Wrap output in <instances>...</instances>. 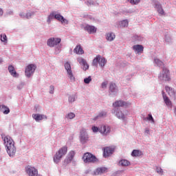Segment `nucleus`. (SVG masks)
Masks as SVG:
<instances>
[{
  "label": "nucleus",
  "instance_id": "nucleus-1",
  "mask_svg": "<svg viewBox=\"0 0 176 176\" xmlns=\"http://www.w3.org/2000/svg\"><path fill=\"white\" fill-rule=\"evenodd\" d=\"M1 138L6 145V152L10 157H14L17 149L14 145V141L10 138V136L2 135Z\"/></svg>",
  "mask_w": 176,
  "mask_h": 176
},
{
  "label": "nucleus",
  "instance_id": "nucleus-2",
  "mask_svg": "<svg viewBox=\"0 0 176 176\" xmlns=\"http://www.w3.org/2000/svg\"><path fill=\"white\" fill-rule=\"evenodd\" d=\"M67 152H68V148L67 146L62 147L54 155V156L53 157L54 162L56 163V164H58V162H60L61 158L63 156H65V155H67Z\"/></svg>",
  "mask_w": 176,
  "mask_h": 176
},
{
  "label": "nucleus",
  "instance_id": "nucleus-3",
  "mask_svg": "<svg viewBox=\"0 0 176 176\" xmlns=\"http://www.w3.org/2000/svg\"><path fill=\"white\" fill-rule=\"evenodd\" d=\"M91 130L94 133H101L102 135H108L111 133V127L108 125H102L100 128L92 126Z\"/></svg>",
  "mask_w": 176,
  "mask_h": 176
},
{
  "label": "nucleus",
  "instance_id": "nucleus-4",
  "mask_svg": "<svg viewBox=\"0 0 176 176\" xmlns=\"http://www.w3.org/2000/svg\"><path fill=\"white\" fill-rule=\"evenodd\" d=\"M111 113L115 115L118 119L126 120V116L129 115V111L124 110V111H122L119 108H114L111 110Z\"/></svg>",
  "mask_w": 176,
  "mask_h": 176
},
{
  "label": "nucleus",
  "instance_id": "nucleus-5",
  "mask_svg": "<svg viewBox=\"0 0 176 176\" xmlns=\"http://www.w3.org/2000/svg\"><path fill=\"white\" fill-rule=\"evenodd\" d=\"M158 78L161 82H168L171 79L170 72L166 67H163L162 72L159 74Z\"/></svg>",
  "mask_w": 176,
  "mask_h": 176
},
{
  "label": "nucleus",
  "instance_id": "nucleus-6",
  "mask_svg": "<svg viewBox=\"0 0 176 176\" xmlns=\"http://www.w3.org/2000/svg\"><path fill=\"white\" fill-rule=\"evenodd\" d=\"M64 67L67 71V78L69 79L70 82H75L76 78H75L74 73H72V69H71V64L69 62H66L64 65Z\"/></svg>",
  "mask_w": 176,
  "mask_h": 176
},
{
  "label": "nucleus",
  "instance_id": "nucleus-7",
  "mask_svg": "<svg viewBox=\"0 0 176 176\" xmlns=\"http://www.w3.org/2000/svg\"><path fill=\"white\" fill-rule=\"evenodd\" d=\"M82 159L84 163H96L98 162L97 157L90 153H85Z\"/></svg>",
  "mask_w": 176,
  "mask_h": 176
},
{
  "label": "nucleus",
  "instance_id": "nucleus-8",
  "mask_svg": "<svg viewBox=\"0 0 176 176\" xmlns=\"http://www.w3.org/2000/svg\"><path fill=\"white\" fill-rule=\"evenodd\" d=\"M35 69H36V65L34 64H30L28 65L25 70V74L27 78H31V76L34 75Z\"/></svg>",
  "mask_w": 176,
  "mask_h": 176
},
{
  "label": "nucleus",
  "instance_id": "nucleus-9",
  "mask_svg": "<svg viewBox=\"0 0 176 176\" xmlns=\"http://www.w3.org/2000/svg\"><path fill=\"white\" fill-rule=\"evenodd\" d=\"M153 6L154 9L157 10V13L161 16H164V14H166V13L164 12V10H163V7L162 6L160 2L157 1H153Z\"/></svg>",
  "mask_w": 176,
  "mask_h": 176
},
{
  "label": "nucleus",
  "instance_id": "nucleus-10",
  "mask_svg": "<svg viewBox=\"0 0 176 176\" xmlns=\"http://www.w3.org/2000/svg\"><path fill=\"white\" fill-rule=\"evenodd\" d=\"M61 42V38H54L51 37L47 39V45L49 47H54V46H57Z\"/></svg>",
  "mask_w": 176,
  "mask_h": 176
},
{
  "label": "nucleus",
  "instance_id": "nucleus-11",
  "mask_svg": "<svg viewBox=\"0 0 176 176\" xmlns=\"http://www.w3.org/2000/svg\"><path fill=\"white\" fill-rule=\"evenodd\" d=\"M87 141H89V134H87L86 129H82L80 131V142L81 144H86Z\"/></svg>",
  "mask_w": 176,
  "mask_h": 176
},
{
  "label": "nucleus",
  "instance_id": "nucleus-12",
  "mask_svg": "<svg viewBox=\"0 0 176 176\" xmlns=\"http://www.w3.org/2000/svg\"><path fill=\"white\" fill-rule=\"evenodd\" d=\"M77 61L80 64V65H81V68L82 69H83V71H87V69H89V64L85 58L82 57H78L77 58Z\"/></svg>",
  "mask_w": 176,
  "mask_h": 176
},
{
  "label": "nucleus",
  "instance_id": "nucleus-13",
  "mask_svg": "<svg viewBox=\"0 0 176 176\" xmlns=\"http://www.w3.org/2000/svg\"><path fill=\"white\" fill-rule=\"evenodd\" d=\"M118 86L113 82H111L109 87V93L110 96H116L118 94Z\"/></svg>",
  "mask_w": 176,
  "mask_h": 176
},
{
  "label": "nucleus",
  "instance_id": "nucleus-14",
  "mask_svg": "<svg viewBox=\"0 0 176 176\" xmlns=\"http://www.w3.org/2000/svg\"><path fill=\"white\" fill-rule=\"evenodd\" d=\"M55 19L58 21H60L61 24H68V20H67L63 15H60V13L55 11Z\"/></svg>",
  "mask_w": 176,
  "mask_h": 176
},
{
  "label": "nucleus",
  "instance_id": "nucleus-15",
  "mask_svg": "<svg viewBox=\"0 0 176 176\" xmlns=\"http://www.w3.org/2000/svg\"><path fill=\"white\" fill-rule=\"evenodd\" d=\"M84 30L88 32V34H96V32H97V28L94 25H84Z\"/></svg>",
  "mask_w": 176,
  "mask_h": 176
},
{
  "label": "nucleus",
  "instance_id": "nucleus-16",
  "mask_svg": "<svg viewBox=\"0 0 176 176\" xmlns=\"http://www.w3.org/2000/svg\"><path fill=\"white\" fill-rule=\"evenodd\" d=\"M129 105L130 103L123 100H117L114 103H113V107L114 108H119L120 107H129Z\"/></svg>",
  "mask_w": 176,
  "mask_h": 176
},
{
  "label": "nucleus",
  "instance_id": "nucleus-17",
  "mask_svg": "<svg viewBox=\"0 0 176 176\" xmlns=\"http://www.w3.org/2000/svg\"><path fill=\"white\" fill-rule=\"evenodd\" d=\"M113 152H115V148L105 147L104 148L103 156L104 157H109V156H111Z\"/></svg>",
  "mask_w": 176,
  "mask_h": 176
},
{
  "label": "nucleus",
  "instance_id": "nucleus-18",
  "mask_svg": "<svg viewBox=\"0 0 176 176\" xmlns=\"http://www.w3.org/2000/svg\"><path fill=\"white\" fill-rule=\"evenodd\" d=\"M108 172V168L107 167H99L94 170V175H102L105 173Z\"/></svg>",
  "mask_w": 176,
  "mask_h": 176
},
{
  "label": "nucleus",
  "instance_id": "nucleus-19",
  "mask_svg": "<svg viewBox=\"0 0 176 176\" xmlns=\"http://www.w3.org/2000/svg\"><path fill=\"white\" fill-rule=\"evenodd\" d=\"M132 48L136 54H141V53L144 52V46L142 45H135L132 47Z\"/></svg>",
  "mask_w": 176,
  "mask_h": 176
},
{
  "label": "nucleus",
  "instance_id": "nucleus-20",
  "mask_svg": "<svg viewBox=\"0 0 176 176\" xmlns=\"http://www.w3.org/2000/svg\"><path fill=\"white\" fill-rule=\"evenodd\" d=\"M32 118L33 119H34V120H36V122H39L41 120H43V119H45L46 120V119H47V116L46 115H43V114H32Z\"/></svg>",
  "mask_w": 176,
  "mask_h": 176
},
{
  "label": "nucleus",
  "instance_id": "nucleus-21",
  "mask_svg": "<svg viewBox=\"0 0 176 176\" xmlns=\"http://www.w3.org/2000/svg\"><path fill=\"white\" fill-rule=\"evenodd\" d=\"M75 156L74 151H70L67 155V157L65 160V163L66 164H69L71 162H72V160L74 159V157Z\"/></svg>",
  "mask_w": 176,
  "mask_h": 176
},
{
  "label": "nucleus",
  "instance_id": "nucleus-22",
  "mask_svg": "<svg viewBox=\"0 0 176 176\" xmlns=\"http://www.w3.org/2000/svg\"><path fill=\"white\" fill-rule=\"evenodd\" d=\"M129 21L127 19L123 20L122 21H118L116 23V26L118 28H124V27H128Z\"/></svg>",
  "mask_w": 176,
  "mask_h": 176
},
{
  "label": "nucleus",
  "instance_id": "nucleus-23",
  "mask_svg": "<svg viewBox=\"0 0 176 176\" xmlns=\"http://www.w3.org/2000/svg\"><path fill=\"white\" fill-rule=\"evenodd\" d=\"M8 72L12 76L13 78H17L19 76V74H17L14 69V67H13V65L8 66Z\"/></svg>",
  "mask_w": 176,
  "mask_h": 176
},
{
  "label": "nucleus",
  "instance_id": "nucleus-24",
  "mask_svg": "<svg viewBox=\"0 0 176 176\" xmlns=\"http://www.w3.org/2000/svg\"><path fill=\"white\" fill-rule=\"evenodd\" d=\"M0 111L3 112L4 115H8V113H10V109L5 104H0Z\"/></svg>",
  "mask_w": 176,
  "mask_h": 176
},
{
  "label": "nucleus",
  "instance_id": "nucleus-25",
  "mask_svg": "<svg viewBox=\"0 0 176 176\" xmlns=\"http://www.w3.org/2000/svg\"><path fill=\"white\" fill-rule=\"evenodd\" d=\"M162 97L164 98V101L166 106H168L169 108H171L173 107V104L171 103V100H170V98L164 94V93L162 94Z\"/></svg>",
  "mask_w": 176,
  "mask_h": 176
},
{
  "label": "nucleus",
  "instance_id": "nucleus-26",
  "mask_svg": "<svg viewBox=\"0 0 176 176\" xmlns=\"http://www.w3.org/2000/svg\"><path fill=\"white\" fill-rule=\"evenodd\" d=\"M76 100H78V95L76 94L69 95L68 101L69 104H72L73 102H75Z\"/></svg>",
  "mask_w": 176,
  "mask_h": 176
},
{
  "label": "nucleus",
  "instance_id": "nucleus-27",
  "mask_svg": "<svg viewBox=\"0 0 176 176\" xmlns=\"http://www.w3.org/2000/svg\"><path fill=\"white\" fill-rule=\"evenodd\" d=\"M116 38L115 33L113 32H109L106 34V39L109 41V42H112Z\"/></svg>",
  "mask_w": 176,
  "mask_h": 176
},
{
  "label": "nucleus",
  "instance_id": "nucleus-28",
  "mask_svg": "<svg viewBox=\"0 0 176 176\" xmlns=\"http://www.w3.org/2000/svg\"><path fill=\"white\" fill-rule=\"evenodd\" d=\"M118 164L122 167H128V166H130L131 163L127 160H120L118 162Z\"/></svg>",
  "mask_w": 176,
  "mask_h": 176
},
{
  "label": "nucleus",
  "instance_id": "nucleus-29",
  "mask_svg": "<svg viewBox=\"0 0 176 176\" xmlns=\"http://www.w3.org/2000/svg\"><path fill=\"white\" fill-rule=\"evenodd\" d=\"M165 90H166V91L168 92L170 97H175V91H174V89L166 86L165 87Z\"/></svg>",
  "mask_w": 176,
  "mask_h": 176
},
{
  "label": "nucleus",
  "instance_id": "nucleus-30",
  "mask_svg": "<svg viewBox=\"0 0 176 176\" xmlns=\"http://www.w3.org/2000/svg\"><path fill=\"white\" fill-rule=\"evenodd\" d=\"M74 53H76V54H83L85 51H83L80 45H77L74 50Z\"/></svg>",
  "mask_w": 176,
  "mask_h": 176
},
{
  "label": "nucleus",
  "instance_id": "nucleus-31",
  "mask_svg": "<svg viewBox=\"0 0 176 176\" xmlns=\"http://www.w3.org/2000/svg\"><path fill=\"white\" fill-rule=\"evenodd\" d=\"M142 151L140 150H133L131 153V156L133 157H140V156H142Z\"/></svg>",
  "mask_w": 176,
  "mask_h": 176
},
{
  "label": "nucleus",
  "instance_id": "nucleus-32",
  "mask_svg": "<svg viewBox=\"0 0 176 176\" xmlns=\"http://www.w3.org/2000/svg\"><path fill=\"white\" fill-rule=\"evenodd\" d=\"M153 63L155 67H163V65H164L163 61L160 60V59L157 58H154Z\"/></svg>",
  "mask_w": 176,
  "mask_h": 176
},
{
  "label": "nucleus",
  "instance_id": "nucleus-33",
  "mask_svg": "<svg viewBox=\"0 0 176 176\" xmlns=\"http://www.w3.org/2000/svg\"><path fill=\"white\" fill-rule=\"evenodd\" d=\"M55 14H56V11H54L50 14V15L47 16V24H50L52 23V20H53V19H55Z\"/></svg>",
  "mask_w": 176,
  "mask_h": 176
},
{
  "label": "nucleus",
  "instance_id": "nucleus-34",
  "mask_svg": "<svg viewBox=\"0 0 176 176\" xmlns=\"http://www.w3.org/2000/svg\"><path fill=\"white\" fill-rule=\"evenodd\" d=\"M98 64L100 67H101L102 68H104V67H105V64H107V59H105V58L104 57H101L100 55Z\"/></svg>",
  "mask_w": 176,
  "mask_h": 176
},
{
  "label": "nucleus",
  "instance_id": "nucleus-35",
  "mask_svg": "<svg viewBox=\"0 0 176 176\" xmlns=\"http://www.w3.org/2000/svg\"><path fill=\"white\" fill-rule=\"evenodd\" d=\"M0 41L3 43V45H8V36L6 34H0Z\"/></svg>",
  "mask_w": 176,
  "mask_h": 176
},
{
  "label": "nucleus",
  "instance_id": "nucleus-36",
  "mask_svg": "<svg viewBox=\"0 0 176 176\" xmlns=\"http://www.w3.org/2000/svg\"><path fill=\"white\" fill-rule=\"evenodd\" d=\"M107 116V111H101L98 116L94 118V120H98L100 118H105Z\"/></svg>",
  "mask_w": 176,
  "mask_h": 176
},
{
  "label": "nucleus",
  "instance_id": "nucleus-37",
  "mask_svg": "<svg viewBox=\"0 0 176 176\" xmlns=\"http://www.w3.org/2000/svg\"><path fill=\"white\" fill-rule=\"evenodd\" d=\"M143 120H144V122H146V120H148V122H151V123H153V124L155 123V120L153 119V117L151 113L148 115V117H143Z\"/></svg>",
  "mask_w": 176,
  "mask_h": 176
},
{
  "label": "nucleus",
  "instance_id": "nucleus-38",
  "mask_svg": "<svg viewBox=\"0 0 176 176\" xmlns=\"http://www.w3.org/2000/svg\"><path fill=\"white\" fill-rule=\"evenodd\" d=\"M99 60H100V55H98L93 60V62H92L93 67H98Z\"/></svg>",
  "mask_w": 176,
  "mask_h": 176
},
{
  "label": "nucleus",
  "instance_id": "nucleus-39",
  "mask_svg": "<svg viewBox=\"0 0 176 176\" xmlns=\"http://www.w3.org/2000/svg\"><path fill=\"white\" fill-rule=\"evenodd\" d=\"M75 118V114L72 112L68 113L65 116V119H67V120H72V119Z\"/></svg>",
  "mask_w": 176,
  "mask_h": 176
},
{
  "label": "nucleus",
  "instance_id": "nucleus-40",
  "mask_svg": "<svg viewBox=\"0 0 176 176\" xmlns=\"http://www.w3.org/2000/svg\"><path fill=\"white\" fill-rule=\"evenodd\" d=\"M155 171L157 174H159V175H163V174H164L163 169L159 166H156Z\"/></svg>",
  "mask_w": 176,
  "mask_h": 176
},
{
  "label": "nucleus",
  "instance_id": "nucleus-41",
  "mask_svg": "<svg viewBox=\"0 0 176 176\" xmlns=\"http://www.w3.org/2000/svg\"><path fill=\"white\" fill-rule=\"evenodd\" d=\"M34 14H35V12H34V11H28L26 13V19H31V17H32V16H34Z\"/></svg>",
  "mask_w": 176,
  "mask_h": 176
},
{
  "label": "nucleus",
  "instance_id": "nucleus-42",
  "mask_svg": "<svg viewBox=\"0 0 176 176\" xmlns=\"http://www.w3.org/2000/svg\"><path fill=\"white\" fill-rule=\"evenodd\" d=\"M87 6H93L95 4L94 1L93 0H88L85 2Z\"/></svg>",
  "mask_w": 176,
  "mask_h": 176
},
{
  "label": "nucleus",
  "instance_id": "nucleus-43",
  "mask_svg": "<svg viewBox=\"0 0 176 176\" xmlns=\"http://www.w3.org/2000/svg\"><path fill=\"white\" fill-rule=\"evenodd\" d=\"M90 82H91V76H88L84 79V83H85V85H89Z\"/></svg>",
  "mask_w": 176,
  "mask_h": 176
},
{
  "label": "nucleus",
  "instance_id": "nucleus-44",
  "mask_svg": "<svg viewBox=\"0 0 176 176\" xmlns=\"http://www.w3.org/2000/svg\"><path fill=\"white\" fill-rule=\"evenodd\" d=\"M129 2H130L131 5H138V3H140V0H129Z\"/></svg>",
  "mask_w": 176,
  "mask_h": 176
},
{
  "label": "nucleus",
  "instance_id": "nucleus-45",
  "mask_svg": "<svg viewBox=\"0 0 176 176\" xmlns=\"http://www.w3.org/2000/svg\"><path fill=\"white\" fill-rule=\"evenodd\" d=\"M165 42H166V43H173V39L170 36H166Z\"/></svg>",
  "mask_w": 176,
  "mask_h": 176
},
{
  "label": "nucleus",
  "instance_id": "nucleus-46",
  "mask_svg": "<svg viewBox=\"0 0 176 176\" xmlns=\"http://www.w3.org/2000/svg\"><path fill=\"white\" fill-rule=\"evenodd\" d=\"M50 94H54V85H50Z\"/></svg>",
  "mask_w": 176,
  "mask_h": 176
},
{
  "label": "nucleus",
  "instance_id": "nucleus-47",
  "mask_svg": "<svg viewBox=\"0 0 176 176\" xmlns=\"http://www.w3.org/2000/svg\"><path fill=\"white\" fill-rule=\"evenodd\" d=\"M107 85H108V82H102L101 88L103 89V90H105V89H107Z\"/></svg>",
  "mask_w": 176,
  "mask_h": 176
},
{
  "label": "nucleus",
  "instance_id": "nucleus-48",
  "mask_svg": "<svg viewBox=\"0 0 176 176\" xmlns=\"http://www.w3.org/2000/svg\"><path fill=\"white\" fill-rule=\"evenodd\" d=\"M23 87H24V82H21L18 85L17 89L21 90V89H23Z\"/></svg>",
  "mask_w": 176,
  "mask_h": 176
},
{
  "label": "nucleus",
  "instance_id": "nucleus-49",
  "mask_svg": "<svg viewBox=\"0 0 176 176\" xmlns=\"http://www.w3.org/2000/svg\"><path fill=\"white\" fill-rule=\"evenodd\" d=\"M19 16L21 19H27L26 14L24 12H20Z\"/></svg>",
  "mask_w": 176,
  "mask_h": 176
},
{
  "label": "nucleus",
  "instance_id": "nucleus-50",
  "mask_svg": "<svg viewBox=\"0 0 176 176\" xmlns=\"http://www.w3.org/2000/svg\"><path fill=\"white\" fill-rule=\"evenodd\" d=\"M3 15V10L2 8H0V17Z\"/></svg>",
  "mask_w": 176,
  "mask_h": 176
},
{
  "label": "nucleus",
  "instance_id": "nucleus-51",
  "mask_svg": "<svg viewBox=\"0 0 176 176\" xmlns=\"http://www.w3.org/2000/svg\"><path fill=\"white\" fill-rule=\"evenodd\" d=\"M149 129H148V128H146V129H145V131H144V133H146V134H149Z\"/></svg>",
  "mask_w": 176,
  "mask_h": 176
},
{
  "label": "nucleus",
  "instance_id": "nucleus-52",
  "mask_svg": "<svg viewBox=\"0 0 176 176\" xmlns=\"http://www.w3.org/2000/svg\"><path fill=\"white\" fill-rule=\"evenodd\" d=\"M56 53H60V47H57L56 48Z\"/></svg>",
  "mask_w": 176,
  "mask_h": 176
},
{
  "label": "nucleus",
  "instance_id": "nucleus-53",
  "mask_svg": "<svg viewBox=\"0 0 176 176\" xmlns=\"http://www.w3.org/2000/svg\"><path fill=\"white\" fill-rule=\"evenodd\" d=\"M133 76H127V78H126V79H128L129 80H130V79H131V77H132Z\"/></svg>",
  "mask_w": 176,
  "mask_h": 176
},
{
  "label": "nucleus",
  "instance_id": "nucleus-54",
  "mask_svg": "<svg viewBox=\"0 0 176 176\" xmlns=\"http://www.w3.org/2000/svg\"><path fill=\"white\" fill-rule=\"evenodd\" d=\"M2 63H3V59H2V58L0 57V64H2Z\"/></svg>",
  "mask_w": 176,
  "mask_h": 176
},
{
  "label": "nucleus",
  "instance_id": "nucleus-55",
  "mask_svg": "<svg viewBox=\"0 0 176 176\" xmlns=\"http://www.w3.org/2000/svg\"><path fill=\"white\" fill-rule=\"evenodd\" d=\"M8 14H13V11L8 12Z\"/></svg>",
  "mask_w": 176,
  "mask_h": 176
},
{
  "label": "nucleus",
  "instance_id": "nucleus-56",
  "mask_svg": "<svg viewBox=\"0 0 176 176\" xmlns=\"http://www.w3.org/2000/svg\"><path fill=\"white\" fill-rule=\"evenodd\" d=\"M135 38H137V41H140V37L138 36H135Z\"/></svg>",
  "mask_w": 176,
  "mask_h": 176
},
{
  "label": "nucleus",
  "instance_id": "nucleus-57",
  "mask_svg": "<svg viewBox=\"0 0 176 176\" xmlns=\"http://www.w3.org/2000/svg\"><path fill=\"white\" fill-rule=\"evenodd\" d=\"M34 108H35V109H36V112H38V109H37V108H38V106H35Z\"/></svg>",
  "mask_w": 176,
  "mask_h": 176
},
{
  "label": "nucleus",
  "instance_id": "nucleus-58",
  "mask_svg": "<svg viewBox=\"0 0 176 176\" xmlns=\"http://www.w3.org/2000/svg\"><path fill=\"white\" fill-rule=\"evenodd\" d=\"M89 19H91V16H89Z\"/></svg>",
  "mask_w": 176,
  "mask_h": 176
}]
</instances>
